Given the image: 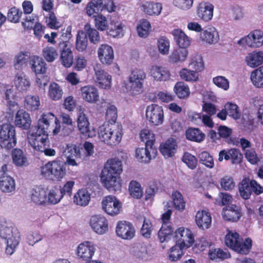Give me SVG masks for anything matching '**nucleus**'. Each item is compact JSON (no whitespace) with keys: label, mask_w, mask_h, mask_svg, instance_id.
I'll return each mask as SVG.
<instances>
[{"label":"nucleus","mask_w":263,"mask_h":263,"mask_svg":"<svg viewBox=\"0 0 263 263\" xmlns=\"http://www.w3.org/2000/svg\"><path fill=\"white\" fill-rule=\"evenodd\" d=\"M94 81L97 86L104 89H109L111 87V76L103 69L100 64H96L94 67Z\"/></svg>","instance_id":"6e6552de"},{"label":"nucleus","mask_w":263,"mask_h":263,"mask_svg":"<svg viewBox=\"0 0 263 263\" xmlns=\"http://www.w3.org/2000/svg\"><path fill=\"white\" fill-rule=\"evenodd\" d=\"M222 215L224 220L232 221L238 220L241 216L240 208L234 204L224 208Z\"/></svg>","instance_id":"cd10ccee"},{"label":"nucleus","mask_w":263,"mask_h":263,"mask_svg":"<svg viewBox=\"0 0 263 263\" xmlns=\"http://www.w3.org/2000/svg\"><path fill=\"white\" fill-rule=\"evenodd\" d=\"M138 35L142 38L147 37L152 31L150 22L145 18L140 20L136 27Z\"/></svg>","instance_id":"4c0bfd02"},{"label":"nucleus","mask_w":263,"mask_h":263,"mask_svg":"<svg viewBox=\"0 0 263 263\" xmlns=\"http://www.w3.org/2000/svg\"><path fill=\"white\" fill-rule=\"evenodd\" d=\"M48 135L40 133L37 131L29 133L27 138L29 144L36 151L41 152L45 146H49Z\"/></svg>","instance_id":"1a4fd4ad"},{"label":"nucleus","mask_w":263,"mask_h":263,"mask_svg":"<svg viewBox=\"0 0 263 263\" xmlns=\"http://www.w3.org/2000/svg\"><path fill=\"white\" fill-rule=\"evenodd\" d=\"M146 118L155 126L161 125L164 120V112L162 107L157 104H152L147 106Z\"/></svg>","instance_id":"9d476101"},{"label":"nucleus","mask_w":263,"mask_h":263,"mask_svg":"<svg viewBox=\"0 0 263 263\" xmlns=\"http://www.w3.org/2000/svg\"><path fill=\"white\" fill-rule=\"evenodd\" d=\"M81 96L86 102L94 104L97 103L99 98L98 89L93 85H86L80 89Z\"/></svg>","instance_id":"6ab92c4d"},{"label":"nucleus","mask_w":263,"mask_h":263,"mask_svg":"<svg viewBox=\"0 0 263 263\" xmlns=\"http://www.w3.org/2000/svg\"><path fill=\"white\" fill-rule=\"evenodd\" d=\"M174 91L179 98L184 99L188 97L190 94V88L184 82L180 81L176 83Z\"/></svg>","instance_id":"49530a36"},{"label":"nucleus","mask_w":263,"mask_h":263,"mask_svg":"<svg viewBox=\"0 0 263 263\" xmlns=\"http://www.w3.org/2000/svg\"><path fill=\"white\" fill-rule=\"evenodd\" d=\"M175 237L178 245L189 248L194 242V237L192 232L183 227L178 228L175 232Z\"/></svg>","instance_id":"4468645a"},{"label":"nucleus","mask_w":263,"mask_h":263,"mask_svg":"<svg viewBox=\"0 0 263 263\" xmlns=\"http://www.w3.org/2000/svg\"><path fill=\"white\" fill-rule=\"evenodd\" d=\"M186 137L191 141L201 142L204 140L205 135L198 128H190L186 131Z\"/></svg>","instance_id":"09e8293b"},{"label":"nucleus","mask_w":263,"mask_h":263,"mask_svg":"<svg viewBox=\"0 0 263 263\" xmlns=\"http://www.w3.org/2000/svg\"><path fill=\"white\" fill-rule=\"evenodd\" d=\"M189 66L194 71L198 73L204 69V63L202 58L200 55H196L192 58L189 63Z\"/></svg>","instance_id":"774afa93"},{"label":"nucleus","mask_w":263,"mask_h":263,"mask_svg":"<svg viewBox=\"0 0 263 263\" xmlns=\"http://www.w3.org/2000/svg\"><path fill=\"white\" fill-rule=\"evenodd\" d=\"M250 79L256 87L263 88V65L251 72Z\"/></svg>","instance_id":"37998d69"},{"label":"nucleus","mask_w":263,"mask_h":263,"mask_svg":"<svg viewBox=\"0 0 263 263\" xmlns=\"http://www.w3.org/2000/svg\"><path fill=\"white\" fill-rule=\"evenodd\" d=\"M101 205L102 210L108 215L116 216L122 210L121 202L115 196L108 195L103 198Z\"/></svg>","instance_id":"0eeeda50"},{"label":"nucleus","mask_w":263,"mask_h":263,"mask_svg":"<svg viewBox=\"0 0 263 263\" xmlns=\"http://www.w3.org/2000/svg\"><path fill=\"white\" fill-rule=\"evenodd\" d=\"M122 171L121 160L117 158L108 160L100 175L103 186L109 191L120 190L122 186L120 175Z\"/></svg>","instance_id":"f257e3e1"},{"label":"nucleus","mask_w":263,"mask_h":263,"mask_svg":"<svg viewBox=\"0 0 263 263\" xmlns=\"http://www.w3.org/2000/svg\"><path fill=\"white\" fill-rule=\"evenodd\" d=\"M156 155L157 149L154 147L145 146V148H138L136 151V157L141 162H149Z\"/></svg>","instance_id":"5701e85b"},{"label":"nucleus","mask_w":263,"mask_h":263,"mask_svg":"<svg viewBox=\"0 0 263 263\" xmlns=\"http://www.w3.org/2000/svg\"><path fill=\"white\" fill-rule=\"evenodd\" d=\"M245 62L251 68L257 67L263 63V52L259 51L249 53L245 57Z\"/></svg>","instance_id":"c756f323"},{"label":"nucleus","mask_w":263,"mask_h":263,"mask_svg":"<svg viewBox=\"0 0 263 263\" xmlns=\"http://www.w3.org/2000/svg\"><path fill=\"white\" fill-rule=\"evenodd\" d=\"M90 200V194L85 189L78 190L73 197L74 203L81 206H85L88 205Z\"/></svg>","instance_id":"58836bf2"},{"label":"nucleus","mask_w":263,"mask_h":263,"mask_svg":"<svg viewBox=\"0 0 263 263\" xmlns=\"http://www.w3.org/2000/svg\"><path fill=\"white\" fill-rule=\"evenodd\" d=\"M89 225L92 230L99 235L105 234L108 230V220L101 215L92 216L90 218Z\"/></svg>","instance_id":"ddd939ff"},{"label":"nucleus","mask_w":263,"mask_h":263,"mask_svg":"<svg viewBox=\"0 0 263 263\" xmlns=\"http://www.w3.org/2000/svg\"><path fill=\"white\" fill-rule=\"evenodd\" d=\"M110 145H116L121 142L122 138V126L120 124L110 125Z\"/></svg>","instance_id":"a19ab883"},{"label":"nucleus","mask_w":263,"mask_h":263,"mask_svg":"<svg viewBox=\"0 0 263 263\" xmlns=\"http://www.w3.org/2000/svg\"><path fill=\"white\" fill-rule=\"evenodd\" d=\"M140 138L141 140L145 143V146L154 147L155 142V134L148 129H144L140 132Z\"/></svg>","instance_id":"4d7b16f0"},{"label":"nucleus","mask_w":263,"mask_h":263,"mask_svg":"<svg viewBox=\"0 0 263 263\" xmlns=\"http://www.w3.org/2000/svg\"><path fill=\"white\" fill-rule=\"evenodd\" d=\"M14 86L20 92H26L30 87L29 78L23 73H17L14 80Z\"/></svg>","instance_id":"7c9ffc66"},{"label":"nucleus","mask_w":263,"mask_h":263,"mask_svg":"<svg viewBox=\"0 0 263 263\" xmlns=\"http://www.w3.org/2000/svg\"><path fill=\"white\" fill-rule=\"evenodd\" d=\"M199 39L202 42L212 45L218 42L219 36L216 29L214 27H210L200 32Z\"/></svg>","instance_id":"b1692460"},{"label":"nucleus","mask_w":263,"mask_h":263,"mask_svg":"<svg viewBox=\"0 0 263 263\" xmlns=\"http://www.w3.org/2000/svg\"><path fill=\"white\" fill-rule=\"evenodd\" d=\"M63 91L62 87L55 82L51 83L48 88V96L53 101H58L63 96Z\"/></svg>","instance_id":"79ce46f5"},{"label":"nucleus","mask_w":263,"mask_h":263,"mask_svg":"<svg viewBox=\"0 0 263 263\" xmlns=\"http://www.w3.org/2000/svg\"><path fill=\"white\" fill-rule=\"evenodd\" d=\"M182 80L189 82H195L199 79V74L196 71L187 68H183L179 72Z\"/></svg>","instance_id":"8fccbe9b"},{"label":"nucleus","mask_w":263,"mask_h":263,"mask_svg":"<svg viewBox=\"0 0 263 263\" xmlns=\"http://www.w3.org/2000/svg\"><path fill=\"white\" fill-rule=\"evenodd\" d=\"M130 195L135 198L139 199L143 195V191L141 184L137 181L132 180L128 186Z\"/></svg>","instance_id":"13d9d810"},{"label":"nucleus","mask_w":263,"mask_h":263,"mask_svg":"<svg viewBox=\"0 0 263 263\" xmlns=\"http://www.w3.org/2000/svg\"><path fill=\"white\" fill-rule=\"evenodd\" d=\"M60 47L62 46V50L61 52V60L62 63L65 67H70L73 63V54L67 44L63 42L60 44Z\"/></svg>","instance_id":"2f4dec72"},{"label":"nucleus","mask_w":263,"mask_h":263,"mask_svg":"<svg viewBox=\"0 0 263 263\" xmlns=\"http://www.w3.org/2000/svg\"><path fill=\"white\" fill-rule=\"evenodd\" d=\"M16 139L15 130L13 126L10 124H4L0 129V145L7 150L15 146Z\"/></svg>","instance_id":"423d86ee"},{"label":"nucleus","mask_w":263,"mask_h":263,"mask_svg":"<svg viewBox=\"0 0 263 263\" xmlns=\"http://www.w3.org/2000/svg\"><path fill=\"white\" fill-rule=\"evenodd\" d=\"M84 30L86 32L87 37H88L89 41L94 44H98L100 41V36L97 29L91 27L90 24H86L84 26Z\"/></svg>","instance_id":"864d4df0"},{"label":"nucleus","mask_w":263,"mask_h":263,"mask_svg":"<svg viewBox=\"0 0 263 263\" xmlns=\"http://www.w3.org/2000/svg\"><path fill=\"white\" fill-rule=\"evenodd\" d=\"M117 235L125 240H130L134 237L136 229L133 224L127 221H119L116 228Z\"/></svg>","instance_id":"f8f14e48"},{"label":"nucleus","mask_w":263,"mask_h":263,"mask_svg":"<svg viewBox=\"0 0 263 263\" xmlns=\"http://www.w3.org/2000/svg\"><path fill=\"white\" fill-rule=\"evenodd\" d=\"M146 79V74L143 69L132 68L128 77V82L125 85L126 91L134 96L141 93Z\"/></svg>","instance_id":"7ed1b4c3"},{"label":"nucleus","mask_w":263,"mask_h":263,"mask_svg":"<svg viewBox=\"0 0 263 263\" xmlns=\"http://www.w3.org/2000/svg\"><path fill=\"white\" fill-rule=\"evenodd\" d=\"M229 15L232 20L235 21H240L245 16L243 8L238 5L233 6L230 8Z\"/></svg>","instance_id":"e2e57ef3"},{"label":"nucleus","mask_w":263,"mask_h":263,"mask_svg":"<svg viewBox=\"0 0 263 263\" xmlns=\"http://www.w3.org/2000/svg\"><path fill=\"white\" fill-rule=\"evenodd\" d=\"M47 188L41 186H36L30 191V199L31 201L36 204H44L47 202Z\"/></svg>","instance_id":"412c9836"},{"label":"nucleus","mask_w":263,"mask_h":263,"mask_svg":"<svg viewBox=\"0 0 263 263\" xmlns=\"http://www.w3.org/2000/svg\"><path fill=\"white\" fill-rule=\"evenodd\" d=\"M157 46L159 52L162 55H167L170 48V40L166 36H160L157 40Z\"/></svg>","instance_id":"6e6d98bb"},{"label":"nucleus","mask_w":263,"mask_h":263,"mask_svg":"<svg viewBox=\"0 0 263 263\" xmlns=\"http://www.w3.org/2000/svg\"><path fill=\"white\" fill-rule=\"evenodd\" d=\"M41 175L44 178L53 180L61 181L66 175V169L62 161H49L40 167Z\"/></svg>","instance_id":"20e7f679"},{"label":"nucleus","mask_w":263,"mask_h":263,"mask_svg":"<svg viewBox=\"0 0 263 263\" xmlns=\"http://www.w3.org/2000/svg\"><path fill=\"white\" fill-rule=\"evenodd\" d=\"M141 10L149 16H158L162 10V5L160 3L151 1H144L140 6Z\"/></svg>","instance_id":"4be33fe9"},{"label":"nucleus","mask_w":263,"mask_h":263,"mask_svg":"<svg viewBox=\"0 0 263 263\" xmlns=\"http://www.w3.org/2000/svg\"><path fill=\"white\" fill-rule=\"evenodd\" d=\"M173 229L172 225L162 224V227L158 232V237L161 242L167 241L169 237L172 234Z\"/></svg>","instance_id":"680f3d73"},{"label":"nucleus","mask_w":263,"mask_h":263,"mask_svg":"<svg viewBox=\"0 0 263 263\" xmlns=\"http://www.w3.org/2000/svg\"><path fill=\"white\" fill-rule=\"evenodd\" d=\"M63 154L65 157L70 156V157H81L80 148L73 144H68L64 148Z\"/></svg>","instance_id":"69168bd1"},{"label":"nucleus","mask_w":263,"mask_h":263,"mask_svg":"<svg viewBox=\"0 0 263 263\" xmlns=\"http://www.w3.org/2000/svg\"><path fill=\"white\" fill-rule=\"evenodd\" d=\"M96 250V247L92 242L85 241L78 246L77 255L81 259L87 260L92 258Z\"/></svg>","instance_id":"aec40b11"},{"label":"nucleus","mask_w":263,"mask_h":263,"mask_svg":"<svg viewBox=\"0 0 263 263\" xmlns=\"http://www.w3.org/2000/svg\"><path fill=\"white\" fill-rule=\"evenodd\" d=\"M183 248L178 244L172 247L168 252L169 260L172 261H176L179 260L183 254L182 251Z\"/></svg>","instance_id":"052dcab7"},{"label":"nucleus","mask_w":263,"mask_h":263,"mask_svg":"<svg viewBox=\"0 0 263 263\" xmlns=\"http://www.w3.org/2000/svg\"><path fill=\"white\" fill-rule=\"evenodd\" d=\"M0 236L5 239V254L9 256H11L16 251L21 241L19 232L5 221H0Z\"/></svg>","instance_id":"f03ea898"},{"label":"nucleus","mask_w":263,"mask_h":263,"mask_svg":"<svg viewBox=\"0 0 263 263\" xmlns=\"http://www.w3.org/2000/svg\"><path fill=\"white\" fill-rule=\"evenodd\" d=\"M172 199L176 210L183 211L185 208V202L181 193L177 191L172 193Z\"/></svg>","instance_id":"603ef678"},{"label":"nucleus","mask_w":263,"mask_h":263,"mask_svg":"<svg viewBox=\"0 0 263 263\" xmlns=\"http://www.w3.org/2000/svg\"><path fill=\"white\" fill-rule=\"evenodd\" d=\"M172 34L179 48L186 49L190 46L192 40L182 29H174L172 31Z\"/></svg>","instance_id":"393cba45"},{"label":"nucleus","mask_w":263,"mask_h":263,"mask_svg":"<svg viewBox=\"0 0 263 263\" xmlns=\"http://www.w3.org/2000/svg\"><path fill=\"white\" fill-rule=\"evenodd\" d=\"M94 17L95 25L98 30L103 31L108 28V21L105 16L102 14H98Z\"/></svg>","instance_id":"338daca9"},{"label":"nucleus","mask_w":263,"mask_h":263,"mask_svg":"<svg viewBox=\"0 0 263 263\" xmlns=\"http://www.w3.org/2000/svg\"><path fill=\"white\" fill-rule=\"evenodd\" d=\"M195 221L199 228L202 230L208 229L211 226L212 217L207 211H199L196 214Z\"/></svg>","instance_id":"a878e982"},{"label":"nucleus","mask_w":263,"mask_h":263,"mask_svg":"<svg viewBox=\"0 0 263 263\" xmlns=\"http://www.w3.org/2000/svg\"><path fill=\"white\" fill-rule=\"evenodd\" d=\"M189 55L186 49L178 48L174 50L169 56V61L173 63H178L184 62Z\"/></svg>","instance_id":"ea45409f"},{"label":"nucleus","mask_w":263,"mask_h":263,"mask_svg":"<svg viewBox=\"0 0 263 263\" xmlns=\"http://www.w3.org/2000/svg\"><path fill=\"white\" fill-rule=\"evenodd\" d=\"M15 125L24 129L30 128L31 124V119L30 115L24 110L17 111L15 117Z\"/></svg>","instance_id":"c85d7f7f"},{"label":"nucleus","mask_w":263,"mask_h":263,"mask_svg":"<svg viewBox=\"0 0 263 263\" xmlns=\"http://www.w3.org/2000/svg\"><path fill=\"white\" fill-rule=\"evenodd\" d=\"M237 44L242 46L247 45L252 48L259 47L263 44V32L259 30H253L248 35L238 41Z\"/></svg>","instance_id":"9b49d317"},{"label":"nucleus","mask_w":263,"mask_h":263,"mask_svg":"<svg viewBox=\"0 0 263 263\" xmlns=\"http://www.w3.org/2000/svg\"><path fill=\"white\" fill-rule=\"evenodd\" d=\"M134 256L140 260H145L147 259L148 254L146 247L144 245L138 244L133 249Z\"/></svg>","instance_id":"0e129e2a"},{"label":"nucleus","mask_w":263,"mask_h":263,"mask_svg":"<svg viewBox=\"0 0 263 263\" xmlns=\"http://www.w3.org/2000/svg\"><path fill=\"white\" fill-rule=\"evenodd\" d=\"M0 190L5 193H13L15 191V181L10 176L0 177Z\"/></svg>","instance_id":"f704fd0d"},{"label":"nucleus","mask_w":263,"mask_h":263,"mask_svg":"<svg viewBox=\"0 0 263 263\" xmlns=\"http://www.w3.org/2000/svg\"><path fill=\"white\" fill-rule=\"evenodd\" d=\"M226 245L241 254H247L252 247V240L247 238L244 242L236 232L229 231L225 237Z\"/></svg>","instance_id":"39448f33"},{"label":"nucleus","mask_w":263,"mask_h":263,"mask_svg":"<svg viewBox=\"0 0 263 263\" xmlns=\"http://www.w3.org/2000/svg\"><path fill=\"white\" fill-rule=\"evenodd\" d=\"M77 123L78 127L81 133L85 136L90 137V135L88 133L89 132V123L86 116L84 112H79Z\"/></svg>","instance_id":"a18cd8bd"},{"label":"nucleus","mask_w":263,"mask_h":263,"mask_svg":"<svg viewBox=\"0 0 263 263\" xmlns=\"http://www.w3.org/2000/svg\"><path fill=\"white\" fill-rule=\"evenodd\" d=\"M57 117L52 112L43 113L37 121L36 126V131L40 133H48L51 123L54 122Z\"/></svg>","instance_id":"2eb2a0df"},{"label":"nucleus","mask_w":263,"mask_h":263,"mask_svg":"<svg viewBox=\"0 0 263 263\" xmlns=\"http://www.w3.org/2000/svg\"><path fill=\"white\" fill-rule=\"evenodd\" d=\"M30 64L32 70L36 74H44L46 72V64L42 58L36 55L32 56Z\"/></svg>","instance_id":"c9c22d12"},{"label":"nucleus","mask_w":263,"mask_h":263,"mask_svg":"<svg viewBox=\"0 0 263 263\" xmlns=\"http://www.w3.org/2000/svg\"><path fill=\"white\" fill-rule=\"evenodd\" d=\"M177 148V144L176 140L174 138L167 139L160 146V151L166 158L173 157L176 153Z\"/></svg>","instance_id":"bb28decb"},{"label":"nucleus","mask_w":263,"mask_h":263,"mask_svg":"<svg viewBox=\"0 0 263 263\" xmlns=\"http://www.w3.org/2000/svg\"><path fill=\"white\" fill-rule=\"evenodd\" d=\"M13 163L17 167H23L28 164L26 154L20 148H14L11 153Z\"/></svg>","instance_id":"72a5a7b5"},{"label":"nucleus","mask_w":263,"mask_h":263,"mask_svg":"<svg viewBox=\"0 0 263 263\" xmlns=\"http://www.w3.org/2000/svg\"><path fill=\"white\" fill-rule=\"evenodd\" d=\"M98 57L101 63L104 65L111 64L114 59V52L112 47L108 44L101 45L97 50Z\"/></svg>","instance_id":"dca6fc26"},{"label":"nucleus","mask_w":263,"mask_h":263,"mask_svg":"<svg viewBox=\"0 0 263 263\" xmlns=\"http://www.w3.org/2000/svg\"><path fill=\"white\" fill-rule=\"evenodd\" d=\"M124 25L120 19L117 16L111 18L110 21V29L109 34L114 37H122L124 35Z\"/></svg>","instance_id":"473e14b6"},{"label":"nucleus","mask_w":263,"mask_h":263,"mask_svg":"<svg viewBox=\"0 0 263 263\" xmlns=\"http://www.w3.org/2000/svg\"><path fill=\"white\" fill-rule=\"evenodd\" d=\"M149 75L156 82L166 81L171 78L170 70L166 67L158 65L151 66Z\"/></svg>","instance_id":"f3484780"},{"label":"nucleus","mask_w":263,"mask_h":263,"mask_svg":"<svg viewBox=\"0 0 263 263\" xmlns=\"http://www.w3.org/2000/svg\"><path fill=\"white\" fill-rule=\"evenodd\" d=\"M103 0H91L86 5L85 11L90 17H94L96 14L103 11Z\"/></svg>","instance_id":"e433bc0d"},{"label":"nucleus","mask_w":263,"mask_h":263,"mask_svg":"<svg viewBox=\"0 0 263 263\" xmlns=\"http://www.w3.org/2000/svg\"><path fill=\"white\" fill-rule=\"evenodd\" d=\"M110 125H103L100 126L98 130V137L100 141L110 145L111 134Z\"/></svg>","instance_id":"de8ad7c7"},{"label":"nucleus","mask_w":263,"mask_h":263,"mask_svg":"<svg viewBox=\"0 0 263 263\" xmlns=\"http://www.w3.org/2000/svg\"><path fill=\"white\" fill-rule=\"evenodd\" d=\"M239 192L242 198L249 199L252 192L251 181L249 182L247 179L242 180L239 185Z\"/></svg>","instance_id":"5fc2aeb1"},{"label":"nucleus","mask_w":263,"mask_h":263,"mask_svg":"<svg viewBox=\"0 0 263 263\" xmlns=\"http://www.w3.org/2000/svg\"><path fill=\"white\" fill-rule=\"evenodd\" d=\"M88 45L87 35L83 30H79L77 35L76 42V49L79 52L85 51Z\"/></svg>","instance_id":"3c124183"},{"label":"nucleus","mask_w":263,"mask_h":263,"mask_svg":"<svg viewBox=\"0 0 263 263\" xmlns=\"http://www.w3.org/2000/svg\"><path fill=\"white\" fill-rule=\"evenodd\" d=\"M214 8V5L211 3L201 2L197 7V15L204 22H209L213 18Z\"/></svg>","instance_id":"a211bd4d"},{"label":"nucleus","mask_w":263,"mask_h":263,"mask_svg":"<svg viewBox=\"0 0 263 263\" xmlns=\"http://www.w3.org/2000/svg\"><path fill=\"white\" fill-rule=\"evenodd\" d=\"M24 107L29 111L38 110L40 106V99L37 96L27 95L24 99Z\"/></svg>","instance_id":"c03bdc74"},{"label":"nucleus","mask_w":263,"mask_h":263,"mask_svg":"<svg viewBox=\"0 0 263 263\" xmlns=\"http://www.w3.org/2000/svg\"><path fill=\"white\" fill-rule=\"evenodd\" d=\"M208 255L210 259L213 260L217 259L224 260L230 257V254L228 251H224L219 248L210 249Z\"/></svg>","instance_id":"bf43d9fd"}]
</instances>
